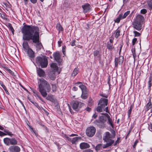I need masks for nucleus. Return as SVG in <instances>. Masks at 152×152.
<instances>
[{
    "label": "nucleus",
    "instance_id": "1",
    "mask_svg": "<svg viewBox=\"0 0 152 152\" xmlns=\"http://www.w3.org/2000/svg\"><path fill=\"white\" fill-rule=\"evenodd\" d=\"M39 31L38 27L34 26L25 25L21 29V32L23 34V39L27 41L32 40L33 42L36 43V47L38 50L43 47L39 41Z\"/></svg>",
    "mask_w": 152,
    "mask_h": 152
},
{
    "label": "nucleus",
    "instance_id": "2",
    "mask_svg": "<svg viewBox=\"0 0 152 152\" xmlns=\"http://www.w3.org/2000/svg\"><path fill=\"white\" fill-rule=\"evenodd\" d=\"M39 81V90L44 97L47 95V92L50 91L51 87L50 84L43 78L38 79Z\"/></svg>",
    "mask_w": 152,
    "mask_h": 152
},
{
    "label": "nucleus",
    "instance_id": "3",
    "mask_svg": "<svg viewBox=\"0 0 152 152\" xmlns=\"http://www.w3.org/2000/svg\"><path fill=\"white\" fill-rule=\"evenodd\" d=\"M36 62L42 68L46 67L48 64V60L46 57H37L36 58Z\"/></svg>",
    "mask_w": 152,
    "mask_h": 152
},
{
    "label": "nucleus",
    "instance_id": "4",
    "mask_svg": "<svg viewBox=\"0 0 152 152\" xmlns=\"http://www.w3.org/2000/svg\"><path fill=\"white\" fill-rule=\"evenodd\" d=\"M115 132L114 131H112V135H111L110 133L108 132L106 133L105 136L103 138V140L105 142H108L107 143H110L111 141H113V143L114 141L111 140L112 138H114L115 136Z\"/></svg>",
    "mask_w": 152,
    "mask_h": 152
},
{
    "label": "nucleus",
    "instance_id": "5",
    "mask_svg": "<svg viewBox=\"0 0 152 152\" xmlns=\"http://www.w3.org/2000/svg\"><path fill=\"white\" fill-rule=\"evenodd\" d=\"M84 105L83 103L78 101L73 102L72 104V108L76 111H78L80 108Z\"/></svg>",
    "mask_w": 152,
    "mask_h": 152
},
{
    "label": "nucleus",
    "instance_id": "6",
    "mask_svg": "<svg viewBox=\"0 0 152 152\" xmlns=\"http://www.w3.org/2000/svg\"><path fill=\"white\" fill-rule=\"evenodd\" d=\"M79 87L82 91V94L81 96L82 98L84 99H86L88 97V94L86 87L83 84L80 85Z\"/></svg>",
    "mask_w": 152,
    "mask_h": 152
},
{
    "label": "nucleus",
    "instance_id": "7",
    "mask_svg": "<svg viewBox=\"0 0 152 152\" xmlns=\"http://www.w3.org/2000/svg\"><path fill=\"white\" fill-rule=\"evenodd\" d=\"M96 130L94 126H91L89 127L86 130V134L88 136L92 137L95 134Z\"/></svg>",
    "mask_w": 152,
    "mask_h": 152
},
{
    "label": "nucleus",
    "instance_id": "8",
    "mask_svg": "<svg viewBox=\"0 0 152 152\" xmlns=\"http://www.w3.org/2000/svg\"><path fill=\"white\" fill-rule=\"evenodd\" d=\"M113 143V141H111L110 143H107L106 144H99L97 145L95 149L96 151H98L103 148H106L111 146Z\"/></svg>",
    "mask_w": 152,
    "mask_h": 152
},
{
    "label": "nucleus",
    "instance_id": "9",
    "mask_svg": "<svg viewBox=\"0 0 152 152\" xmlns=\"http://www.w3.org/2000/svg\"><path fill=\"white\" fill-rule=\"evenodd\" d=\"M108 104V100L106 99L102 98L99 101L98 103L99 105H101L104 108H106Z\"/></svg>",
    "mask_w": 152,
    "mask_h": 152
},
{
    "label": "nucleus",
    "instance_id": "10",
    "mask_svg": "<svg viewBox=\"0 0 152 152\" xmlns=\"http://www.w3.org/2000/svg\"><path fill=\"white\" fill-rule=\"evenodd\" d=\"M133 28L138 31H140L142 29V25L140 23L134 21L132 23Z\"/></svg>",
    "mask_w": 152,
    "mask_h": 152
},
{
    "label": "nucleus",
    "instance_id": "11",
    "mask_svg": "<svg viewBox=\"0 0 152 152\" xmlns=\"http://www.w3.org/2000/svg\"><path fill=\"white\" fill-rule=\"evenodd\" d=\"M107 118V116H106L104 115H102L99 117V121L98 122L97 121H95V123L97 125H99V123L100 122L103 123H104L106 121Z\"/></svg>",
    "mask_w": 152,
    "mask_h": 152
},
{
    "label": "nucleus",
    "instance_id": "12",
    "mask_svg": "<svg viewBox=\"0 0 152 152\" xmlns=\"http://www.w3.org/2000/svg\"><path fill=\"white\" fill-rule=\"evenodd\" d=\"M64 137L65 138L67 139L69 141H71L72 143L73 144H75V142L77 141L78 140L80 139H81L80 137H75L73 138L72 140L69 138L67 135L64 134Z\"/></svg>",
    "mask_w": 152,
    "mask_h": 152
},
{
    "label": "nucleus",
    "instance_id": "13",
    "mask_svg": "<svg viewBox=\"0 0 152 152\" xmlns=\"http://www.w3.org/2000/svg\"><path fill=\"white\" fill-rule=\"evenodd\" d=\"M10 152H19L20 148L17 146H13L9 147V148Z\"/></svg>",
    "mask_w": 152,
    "mask_h": 152
},
{
    "label": "nucleus",
    "instance_id": "14",
    "mask_svg": "<svg viewBox=\"0 0 152 152\" xmlns=\"http://www.w3.org/2000/svg\"><path fill=\"white\" fill-rule=\"evenodd\" d=\"M61 55L58 52L55 53L53 54V56L54 59L58 63H61Z\"/></svg>",
    "mask_w": 152,
    "mask_h": 152
},
{
    "label": "nucleus",
    "instance_id": "15",
    "mask_svg": "<svg viewBox=\"0 0 152 152\" xmlns=\"http://www.w3.org/2000/svg\"><path fill=\"white\" fill-rule=\"evenodd\" d=\"M144 20V17L141 15H138L136 17V19L134 20V21H136L137 22L141 23Z\"/></svg>",
    "mask_w": 152,
    "mask_h": 152
},
{
    "label": "nucleus",
    "instance_id": "16",
    "mask_svg": "<svg viewBox=\"0 0 152 152\" xmlns=\"http://www.w3.org/2000/svg\"><path fill=\"white\" fill-rule=\"evenodd\" d=\"M97 111L99 112H100L103 111H105L106 112H108V107H106V108L101 106V105H99L97 108Z\"/></svg>",
    "mask_w": 152,
    "mask_h": 152
},
{
    "label": "nucleus",
    "instance_id": "17",
    "mask_svg": "<svg viewBox=\"0 0 152 152\" xmlns=\"http://www.w3.org/2000/svg\"><path fill=\"white\" fill-rule=\"evenodd\" d=\"M37 73L40 77H44L45 76L44 71L40 68L39 69L37 70Z\"/></svg>",
    "mask_w": 152,
    "mask_h": 152
},
{
    "label": "nucleus",
    "instance_id": "18",
    "mask_svg": "<svg viewBox=\"0 0 152 152\" xmlns=\"http://www.w3.org/2000/svg\"><path fill=\"white\" fill-rule=\"evenodd\" d=\"M80 148L81 149H84L90 147L89 145L86 142H82L80 144Z\"/></svg>",
    "mask_w": 152,
    "mask_h": 152
},
{
    "label": "nucleus",
    "instance_id": "19",
    "mask_svg": "<svg viewBox=\"0 0 152 152\" xmlns=\"http://www.w3.org/2000/svg\"><path fill=\"white\" fill-rule=\"evenodd\" d=\"M55 72V71H52L50 72L49 73V77L51 80H54L56 78Z\"/></svg>",
    "mask_w": 152,
    "mask_h": 152
},
{
    "label": "nucleus",
    "instance_id": "20",
    "mask_svg": "<svg viewBox=\"0 0 152 152\" xmlns=\"http://www.w3.org/2000/svg\"><path fill=\"white\" fill-rule=\"evenodd\" d=\"M27 51L28 54L30 57L33 58L34 57V52L30 48Z\"/></svg>",
    "mask_w": 152,
    "mask_h": 152
},
{
    "label": "nucleus",
    "instance_id": "21",
    "mask_svg": "<svg viewBox=\"0 0 152 152\" xmlns=\"http://www.w3.org/2000/svg\"><path fill=\"white\" fill-rule=\"evenodd\" d=\"M82 7L84 10V12H88L89 10V4H87L83 5L82 6Z\"/></svg>",
    "mask_w": 152,
    "mask_h": 152
},
{
    "label": "nucleus",
    "instance_id": "22",
    "mask_svg": "<svg viewBox=\"0 0 152 152\" xmlns=\"http://www.w3.org/2000/svg\"><path fill=\"white\" fill-rule=\"evenodd\" d=\"M23 46L25 51H27V50L29 49L28 43L26 42H23Z\"/></svg>",
    "mask_w": 152,
    "mask_h": 152
},
{
    "label": "nucleus",
    "instance_id": "23",
    "mask_svg": "<svg viewBox=\"0 0 152 152\" xmlns=\"http://www.w3.org/2000/svg\"><path fill=\"white\" fill-rule=\"evenodd\" d=\"M50 67L54 70L53 71L56 72L58 69V67L57 64L55 63H52L50 65Z\"/></svg>",
    "mask_w": 152,
    "mask_h": 152
},
{
    "label": "nucleus",
    "instance_id": "24",
    "mask_svg": "<svg viewBox=\"0 0 152 152\" xmlns=\"http://www.w3.org/2000/svg\"><path fill=\"white\" fill-rule=\"evenodd\" d=\"M10 139L8 138H5L3 140L4 143L7 145H9L10 143Z\"/></svg>",
    "mask_w": 152,
    "mask_h": 152
},
{
    "label": "nucleus",
    "instance_id": "25",
    "mask_svg": "<svg viewBox=\"0 0 152 152\" xmlns=\"http://www.w3.org/2000/svg\"><path fill=\"white\" fill-rule=\"evenodd\" d=\"M106 114L107 115V117L108 119V124L113 128V125L112 119L106 113Z\"/></svg>",
    "mask_w": 152,
    "mask_h": 152
},
{
    "label": "nucleus",
    "instance_id": "26",
    "mask_svg": "<svg viewBox=\"0 0 152 152\" xmlns=\"http://www.w3.org/2000/svg\"><path fill=\"white\" fill-rule=\"evenodd\" d=\"M123 19L122 18V14H120L114 21L115 22L118 23L120 20Z\"/></svg>",
    "mask_w": 152,
    "mask_h": 152
},
{
    "label": "nucleus",
    "instance_id": "27",
    "mask_svg": "<svg viewBox=\"0 0 152 152\" xmlns=\"http://www.w3.org/2000/svg\"><path fill=\"white\" fill-rule=\"evenodd\" d=\"M12 145H15L17 144V141L14 138H12L10 140V143Z\"/></svg>",
    "mask_w": 152,
    "mask_h": 152
},
{
    "label": "nucleus",
    "instance_id": "28",
    "mask_svg": "<svg viewBox=\"0 0 152 152\" xmlns=\"http://www.w3.org/2000/svg\"><path fill=\"white\" fill-rule=\"evenodd\" d=\"M34 95L35 96L38 97L40 100H41L42 102H43L42 99L39 96V94L38 92L36 91H34Z\"/></svg>",
    "mask_w": 152,
    "mask_h": 152
},
{
    "label": "nucleus",
    "instance_id": "29",
    "mask_svg": "<svg viewBox=\"0 0 152 152\" xmlns=\"http://www.w3.org/2000/svg\"><path fill=\"white\" fill-rule=\"evenodd\" d=\"M150 100L149 101L148 103L147 104L146 107L145 108V110L146 111H147L150 108H151L152 106V105L150 102Z\"/></svg>",
    "mask_w": 152,
    "mask_h": 152
},
{
    "label": "nucleus",
    "instance_id": "30",
    "mask_svg": "<svg viewBox=\"0 0 152 152\" xmlns=\"http://www.w3.org/2000/svg\"><path fill=\"white\" fill-rule=\"evenodd\" d=\"M56 28L59 31H62L63 30L62 27L59 23H58L57 24Z\"/></svg>",
    "mask_w": 152,
    "mask_h": 152
},
{
    "label": "nucleus",
    "instance_id": "31",
    "mask_svg": "<svg viewBox=\"0 0 152 152\" xmlns=\"http://www.w3.org/2000/svg\"><path fill=\"white\" fill-rule=\"evenodd\" d=\"M94 56H97L98 57H100L101 56L99 52L96 50L94 52Z\"/></svg>",
    "mask_w": 152,
    "mask_h": 152
},
{
    "label": "nucleus",
    "instance_id": "32",
    "mask_svg": "<svg viewBox=\"0 0 152 152\" xmlns=\"http://www.w3.org/2000/svg\"><path fill=\"white\" fill-rule=\"evenodd\" d=\"M120 30H118V29H117L115 31V37L117 38L120 35Z\"/></svg>",
    "mask_w": 152,
    "mask_h": 152
},
{
    "label": "nucleus",
    "instance_id": "33",
    "mask_svg": "<svg viewBox=\"0 0 152 152\" xmlns=\"http://www.w3.org/2000/svg\"><path fill=\"white\" fill-rule=\"evenodd\" d=\"M4 133L5 134V135H8L10 136H12L13 135L11 132H10L7 129H4Z\"/></svg>",
    "mask_w": 152,
    "mask_h": 152
},
{
    "label": "nucleus",
    "instance_id": "34",
    "mask_svg": "<svg viewBox=\"0 0 152 152\" xmlns=\"http://www.w3.org/2000/svg\"><path fill=\"white\" fill-rule=\"evenodd\" d=\"M78 69L77 68L75 69L72 73V75L73 76H75L78 73Z\"/></svg>",
    "mask_w": 152,
    "mask_h": 152
},
{
    "label": "nucleus",
    "instance_id": "35",
    "mask_svg": "<svg viewBox=\"0 0 152 152\" xmlns=\"http://www.w3.org/2000/svg\"><path fill=\"white\" fill-rule=\"evenodd\" d=\"M130 12V11H126V12H125L123 15H122V18L123 19L125 18L126 17L129 15V13Z\"/></svg>",
    "mask_w": 152,
    "mask_h": 152
},
{
    "label": "nucleus",
    "instance_id": "36",
    "mask_svg": "<svg viewBox=\"0 0 152 152\" xmlns=\"http://www.w3.org/2000/svg\"><path fill=\"white\" fill-rule=\"evenodd\" d=\"M124 60V57L122 56H120L119 59V64H121L123 62Z\"/></svg>",
    "mask_w": 152,
    "mask_h": 152
},
{
    "label": "nucleus",
    "instance_id": "37",
    "mask_svg": "<svg viewBox=\"0 0 152 152\" xmlns=\"http://www.w3.org/2000/svg\"><path fill=\"white\" fill-rule=\"evenodd\" d=\"M46 99L47 100H50L52 102H53L54 100V99L53 98L52 96L50 95H48L46 97Z\"/></svg>",
    "mask_w": 152,
    "mask_h": 152
},
{
    "label": "nucleus",
    "instance_id": "38",
    "mask_svg": "<svg viewBox=\"0 0 152 152\" xmlns=\"http://www.w3.org/2000/svg\"><path fill=\"white\" fill-rule=\"evenodd\" d=\"M113 44H108L107 45V48L110 50H111L113 48Z\"/></svg>",
    "mask_w": 152,
    "mask_h": 152
},
{
    "label": "nucleus",
    "instance_id": "39",
    "mask_svg": "<svg viewBox=\"0 0 152 152\" xmlns=\"http://www.w3.org/2000/svg\"><path fill=\"white\" fill-rule=\"evenodd\" d=\"M133 33L134 34L135 37H139L141 34L140 33L136 31H133Z\"/></svg>",
    "mask_w": 152,
    "mask_h": 152
},
{
    "label": "nucleus",
    "instance_id": "40",
    "mask_svg": "<svg viewBox=\"0 0 152 152\" xmlns=\"http://www.w3.org/2000/svg\"><path fill=\"white\" fill-rule=\"evenodd\" d=\"M132 106L130 107L129 109V110L128 112V117L129 118L130 116V114H131L132 111Z\"/></svg>",
    "mask_w": 152,
    "mask_h": 152
},
{
    "label": "nucleus",
    "instance_id": "41",
    "mask_svg": "<svg viewBox=\"0 0 152 152\" xmlns=\"http://www.w3.org/2000/svg\"><path fill=\"white\" fill-rule=\"evenodd\" d=\"M118 59L117 58H116L115 60V64L116 67H117L118 66Z\"/></svg>",
    "mask_w": 152,
    "mask_h": 152
},
{
    "label": "nucleus",
    "instance_id": "42",
    "mask_svg": "<svg viewBox=\"0 0 152 152\" xmlns=\"http://www.w3.org/2000/svg\"><path fill=\"white\" fill-rule=\"evenodd\" d=\"M147 3L149 7L152 8V0H150L148 1Z\"/></svg>",
    "mask_w": 152,
    "mask_h": 152
},
{
    "label": "nucleus",
    "instance_id": "43",
    "mask_svg": "<svg viewBox=\"0 0 152 152\" xmlns=\"http://www.w3.org/2000/svg\"><path fill=\"white\" fill-rule=\"evenodd\" d=\"M29 100L32 103H33L34 105L36 106H38V104L36 102H34L33 100H31V99H30L28 98Z\"/></svg>",
    "mask_w": 152,
    "mask_h": 152
},
{
    "label": "nucleus",
    "instance_id": "44",
    "mask_svg": "<svg viewBox=\"0 0 152 152\" xmlns=\"http://www.w3.org/2000/svg\"><path fill=\"white\" fill-rule=\"evenodd\" d=\"M132 53L133 54V56L134 57V59H135V58L136 57V55L135 53V50L134 49L132 48Z\"/></svg>",
    "mask_w": 152,
    "mask_h": 152
},
{
    "label": "nucleus",
    "instance_id": "45",
    "mask_svg": "<svg viewBox=\"0 0 152 152\" xmlns=\"http://www.w3.org/2000/svg\"><path fill=\"white\" fill-rule=\"evenodd\" d=\"M147 12V10L145 9H143L141 10V13L142 14H145Z\"/></svg>",
    "mask_w": 152,
    "mask_h": 152
},
{
    "label": "nucleus",
    "instance_id": "46",
    "mask_svg": "<svg viewBox=\"0 0 152 152\" xmlns=\"http://www.w3.org/2000/svg\"><path fill=\"white\" fill-rule=\"evenodd\" d=\"M52 91H55L56 90V85H52Z\"/></svg>",
    "mask_w": 152,
    "mask_h": 152
},
{
    "label": "nucleus",
    "instance_id": "47",
    "mask_svg": "<svg viewBox=\"0 0 152 152\" xmlns=\"http://www.w3.org/2000/svg\"><path fill=\"white\" fill-rule=\"evenodd\" d=\"M137 41V39L136 38H134L132 40V45H134L135 44L136 42Z\"/></svg>",
    "mask_w": 152,
    "mask_h": 152
},
{
    "label": "nucleus",
    "instance_id": "48",
    "mask_svg": "<svg viewBox=\"0 0 152 152\" xmlns=\"http://www.w3.org/2000/svg\"><path fill=\"white\" fill-rule=\"evenodd\" d=\"M7 71L9 73L11 74V75H14L13 72L10 69H7Z\"/></svg>",
    "mask_w": 152,
    "mask_h": 152
},
{
    "label": "nucleus",
    "instance_id": "49",
    "mask_svg": "<svg viewBox=\"0 0 152 152\" xmlns=\"http://www.w3.org/2000/svg\"><path fill=\"white\" fill-rule=\"evenodd\" d=\"M76 42L75 40H73L71 42V45L72 46H74L75 45V42Z\"/></svg>",
    "mask_w": 152,
    "mask_h": 152
},
{
    "label": "nucleus",
    "instance_id": "50",
    "mask_svg": "<svg viewBox=\"0 0 152 152\" xmlns=\"http://www.w3.org/2000/svg\"><path fill=\"white\" fill-rule=\"evenodd\" d=\"M120 140V139L119 138H118L117 140L115 143L114 145H117V144L119 143Z\"/></svg>",
    "mask_w": 152,
    "mask_h": 152
},
{
    "label": "nucleus",
    "instance_id": "51",
    "mask_svg": "<svg viewBox=\"0 0 152 152\" xmlns=\"http://www.w3.org/2000/svg\"><path fill=\"white\" fill-rule=\"evenodd\" d=\"M138 142V141L137 140H136L134 142V145H133V147L134 148H135V146L136 145H137V143Z\"/></svg>",
    "mask_w": 152,
    "mask_h": 152
},
{
    "label": "nucleus",
    "instance_id": "52",
    "mask_svg": "<svg viewBox=\"0 0 152 152\" xmlns=\"http://www.w3.org/2000/svg\"><path fill=\"white\" fill-rule=\"evenodd\" d=\"M83 152H93V151L90 149H88L85 150Z\"/></svg>",
    "mask_w": 152,
    "mask_h": 152
},
{
    "label": "nucleus",
    "instance_id": "53",
    "mask_svg": "<svg viewBox=\"0 0 152 152\" xmlns=\"http://www.w3.org/2000/svg\"><path fill=\"white\" fill-rule=\"evenodd\" d=\"M5 135V134L4 132L0 131V136H3Z\"/></svg>",
    "mask_w": 152,
    "mask_h": 152
},
{
    "label": "nucleus",
    "instance_id": "54",
    "mask_svg": "<svg viewBox=\"0 0 152 152\" xmlns=\"http://www.w3.org/2000/svg\"><path fill=\"white\" fill-rule=\"evenodd\" d=\"M31 2L33 4H35L37 2V0H30Z\"/></svg>",
    "mask_w": 152,
    "mask_h": 152
},
{
    "label": "nucleus",
    "instance_id": "55",
    "mask_svg": "<svg viewBox=\"0 0 152 152\" xmlns=\"http://www.w3.org/2000/svg\"><path fill=\"white\" fill-rule=\"evenodd\" d=\"M77 89H78L75 86L73 87L72 88L73 90L75 91H77Z\"/></svg>",
    "mask_w": 152,
    "mask_h": 152
},
{
    "label": "nucleus",
    "instance_id": "56",
    "mask_svg": "<svg viewBox=\"0 0 152 152\" xmlns=\"http://www.w3.org/2000/svg\"><path fill=\"white\" fill-rule=\"evenodd\" d=\"M65 48L63 47L62 48V52L63 54H64V53L65 52Z\"/></svg>",
    "mask_w": 152,
    "mask_h": 152
},
{
    "label": "nucleus",
    "instance_id": "57",
    "mask_svg": "<svg viewBox=\"0 0 152 152\" xmlns=\"http://www.w3.org/2000/svg\"><path fill=\"white\" fill-rule=\"evenodd\" d=\"M2 87L4 88V90L7 89L6 87L3 84H2Z\"/></svg>",
    "mask_w": 152,
    "mask_h": 152
},
{
    "label": "nucleus",
    "instance_id": "58",
    "mask_svg": "<svg viewBox=\"0 0 152 152\" xmlns=\"http://www.w3.org/2000/svg\"><path fill=\"white\" fill-rule=\"evenodd\" d=\"M18 100H19V102H20V103L22 104V105L23 107H25V106H24L22 102L19 99Z\"/></svg>",
    "mask_w": 152,
    "mask_h": 152
},
{
    "label": "nucleus",
    "instance_id": "59",
    "mask_svg": "<svg viewBox=\"0 0 152 152\" xmlns=\"http://www.w3.org/2000/svg\"><path fill=\"white\" fill-rule=\"evenodd\" d=\"M77 134H72L70 135H69V137H73V136H77Z\"/></svg>",
    "mask_w": 152,
    "mask_h": 152
},
{
    "label": "nucleus",
    "instance_id": "60",
    "mask_svg": "<svg viewBox=\"0 0 152 152\" xmlns=\"http://www.w3.org/2000/svg\"><path fill=\"white\" fill-rule=\"evenodd\" d=\"M29 127H30V129L31 130V131L34 132L35 133V132H34V130L33 129L32 127H31V126H29Z\"/></svg>",
    "mask_w": 152,
    "mask_h": 152
},
{
    "label": "nucleus",
    "instance_id": "61",
    "mask_svg": "<svg viewBox=\"0 0 152 152\" xmlns=\"http://www.w3.org/2000/svg\"><path fill=\"white\" fill-rule=\"evenodd\" d=\"M86 109L87 111H89L91 109L88 107H87L86 108Z\"/></svg>",
    "mask_w": 152,
    "mask_h": 152
},
{
    "label": "nucleus",
    "instance_id": "62",
    "mask_svg": "<svg viewBox=\"0 0 152 152\" xmlns=\"http://www.w3.org/2000/svg\"><path fill=\"white\" fill-rule=\"evenodd\" d=\"M123 0V3L124 4L126 3L129 0Z\"/></svg>",
    "mask_w": 152,
    "mask_h": 152
},
{
    "label": "nucleus",
    "instance_id": "63",
    "mask_svg": "<svg viewBox=\"0 0 152 152\" xmlns=\"http://www.w3.org/2000/svg\"><path fill=\"white\" fill-rule=\"evenodd\" d=\"M23 1L25 2V4H26L27 3V2L28 1V0H23Z\"/></svg>",
    "mask_w": 152,
    "mask_h": 152
},
{
    "label": "nucleus",
    "instance_id": "64",
    "mask_svg": "<svg viewBox=\"0 0 152 152\" xmlns=\"http://www.w3.org/2000/svg\"><path fill=\"white\" fill-rule=\"evenodd\" d=\"M93 118H96V117H97V115H96V114H94L93 115Z\"/></svg>",
    "mask_w": 152,
    "mask_h": 152
}]
</instances>
